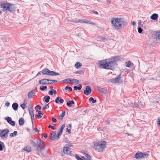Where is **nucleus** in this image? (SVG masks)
Listing matches in <instances>:
<instances>
[{
  "instance_id": "37",
  "label": "nucleus",
  "mask_w": 160,
  "mask_h": 160,
  "mask_svg": "<svg viewBox=\"0 0 160 160\" xmlns=\"http://www.w3.org/2000/svg\"><path fill=\"white\" fill-rule=\"evenodd\" d=\"M65 89L66 90H68V92H71L72 90V88L71 87H69L68 86H66Z\"/></svg>"
},
{
  "instance_id": "49",
  "label": "nucleus",
  "mask_w": 160,
  "mask_h": 160,
  "mask_svg": "<svg viewBox=\"0 0 160 160\" xmlns=\"http://www.w3.org/2000/svg\"><path fill=\"white\" fill-rule=\"evenodd\" d=\"M48 94L50 95H52L53 94V92L52 90H50L49 91Z\"/></svg>"
},
{
  "instance_id": "6",
  "label": "nucleus",
  "mask_w": 160,
  "mask_h": 160,
  "mask_svg": "<svg viewBox=\"0 0 160 160\" xmlns=\"http://www.w3.org/2000/svg\"><path fill=\"white\" fill-rule=\"evenodd\" d=\"M72 146V144L71 143L66 144L63 148V152L66 154L71 155V153L70 148Z\"/></svg>"
},
{
  "instance_id": "63",
  "label": "nucleus",
  "mask_w": 160,
  "mask_h": 160,
  "mask_svg": "<svg viewBox=\"0 0 160 160\" xmlns=\"http://www.w3.org/2000/svg\"><path fill=\"white\" fill-rule=\"evenodd\" d=\"M132 24L133 26H134L136 25V23L135 22L133 21L132 22Z\"/></svg>"
},
{
  "instance_id": "10",
  "label": "nucleus",
  "mask_w": 160,
  "mask_h": 160,
  "mask_svg": "<svg viewBox=\"0 0 160 160\" xmlns=\"http://www.w3.org/2000/svg\"><path fill=\"white\" fill-rule=\"evenodd\" d=\"M5 119L11 125L13 126H15V122L14 121L12 120L11 118L9 117H7L5 118Z\"/></svg>"
},
{
  "instance_id": "59",
  "label": "nucleus",
  "mask_w": 160,
  "mask_h": 160,
  "mask_svg": "<svg viewBox=\"0 0 160 160\" xmlns=\"http://www.w3.org/2000/svg\"><path fill=\"white\" fill-rule=\"evenodd\" d=\"M68 80H69V79H68V78L66 79L63 80L62 81L63 82H68L69 81Z\"/></svg>"
},
{
  "instance_id": "3",
  "label": "nucleus",
  "mask_w": 160,
  "mask_h": 160,
  "mask_svg": "<svg viewBox=\"0 0 160 160\" xmlns=\"http://www.w3.org/2000/svg\"><path fill=\"white\" fill-rule=\"evenodd\" d=\"M106 142L104 141H99L95 144L93 148L98 152L102 151L105 148Z\"/></svg>"
},
{
  "instance_id": "26",
  "label": "nucleus",
  "mask_w": 160,
  "mask_h": 160,
  "mask_svg": "<svg viewBox=\"0 0 160 160\" xmlns=\"http://www.w3.org/2000/svg\"><path fill=\"white\" fill-rule=\"evenodd\" d=\"M82 85L81 84H79L78 85V87H77V86H74L73 88H74V89L75 90H76L77 89L79 90L81 89V88H82Z\"/></svg>"
},
{
  "instance_id": "51",
  "label": "nucleus",
  "mask_w": 160,
  "mask_h": 160,
  "mask_svg": "<svg viewBox=\"0 0 160 160\" xmlns=\"http://www.w3.org/2000/svg\"><path fill=\"white\" fill-rule=\"evenodd\" d=\"M92 12L94 14H96V15L98 14V12L97 11H94V10L92 11Z\"/></svg>"
},
{
  "instance_id": "23",
  "label": "nucleus",
  "mask_w": 160,
  "mask_h": 160,
  "mask_svg": "<svg viewBox=\"0 0 160 160\" xmlns=\"http://www.w3.org/2000/svg\"><path fill=\"white\" fill-rule=\"evenodd\" d=\"M82 66V64L79 62H77L75 64V66L76 68L78 69Z\"/></svg>"
},
{
  "instance_id": "48",
  "label": "nucleus",
  "mask_w": 160,
  "mask_h": 160,
  "mask_svg": "<svg viewBox=\"0 0 160 160\" xmlns=\"http://www.w3.org/2000/svg\"><path fill=\"white\" fill-rule=\"evenodd\" d=\"M86 156L87 157V158H86V159L87 160H90V156L87 154H86Z\"/></svg>"
},
{
  "instance_id": "43",
  "label": "nucleus",
  "mask_w": 160,
  "mask_h": 160,
  "mask_svg": "<svg viewBox=\"0 0 160 160\" xmlns=\"http://www.w3.org/2000/svg\"><path fill=\"white\" fill-rule=\"evenodd\" d=\"M2 144H3V143L0 141V151H2L3 150L2 147Z\"/></svg>"
},
{
  "instance_id": "2",
  "label": "nucleus",
  "mask_w": 160,
  "mask_h": 160,
  "mask_svg": "<svg viewBox=\"0 0 160 160\" xmlns=\"http://www.w3.org/2000/svg\"><path fill=\"white\" fill-rule=\"evenodd\" d=\"M116 64V62L113 59L110 61L109 59H106L99 62L98 67L101 68L112 69L114 68Z\"/></svg>"
},
{
  "instance_id": "47",
  "label": "nucleus",
  "mask_w": 160,
  "mask_h": 160,
  "mask_svg": "<svg viewBox=\"0 0 160 160\" xmlns=\"http://www.w3.org/2000/svg\"><path fill=\"white\" fill-rule=\"evenodd\" d=\"M65 124H64L62 125V126H61V128H60V130L62 131L63 128H65Z\"/></svg>"
},
{
  "instance_id": "9",
  "label": "nucleus",
  "mask_w": 160,
  "mask_h": 160,
  "mask_svg": "<svg viewBox=\"0 0 160 160\" xmlns=\"http://www.w3.org/2000/svg\"><path fill=\"white\" fill-rule=\"evenodd\" d=\"M37 143L38 147L40 149L43 150L45 148V146L43 142H41L40 140H37Z\"/></svg>"
},
{
  "instance_id": "20",
  "label": "nucleus",
  "mask_w": 160,
  "mask_h": 160,
  "mask_svg": "<svg viewBox=\"0 0 160 160\" xmlns=\"http://www.w3.org/2000/svg\"><path fill=\"white\" fill-rule=\"evenodd\" d=\"M75 157L78 160H87L86 158L83 156H82L81 158L78 155L75 154Z\"/></svg>"
},
{
  "instance_id": "45",
  "label": "nucleus",
  "mask_w": 160,
  "mask_h": 160,
  "mask_svg": "<svg viewBox=\"0 0 160 160\" xmlns=\"http://www.w3.org/2000/svg\"><path fill=\"white\" fill-rule=\"evenodd\" d=\"M156 36L157 37H158V38L160 39V32H158L156 33Z\"/></svg>"
},
{
  "instance_id": "14",
  "label": "nucleus",
  "mask_w": 160,
  "mask_h": 160,
  "mask_svg": "<svg viewBox=\"0 0 160 160\" xmlns=\"http://www.w3.org/2000/svg\"><path fill=\"white\" fill-rule=\"evenodd\" d=\"M48 79L44 78L41 80H40L39 81V83L40 84H50L49 82H48Z\"/></svg>"
},
{
  "instance_id": "12",
  "label": "nucleus",
  "mask_w": 160,
  "mask_h": 160,
  "mask_svg": "<svg viewBox=\"0 0 160 160\" xmlns=\"http://www.w3.org/2000/svg\"><path fill=\"white\" fill-rule=\"evenodd\" d=\"M120 75L114 78H112L110 80V81L113 83H119L120 82Z\"/></svg>"
},
{
  "instance_id": "55",
  "label": "nucleus",
  "mask_w": 160,
  "mask_h": 160,
  "mask_svg": "<svg viewBox=\"0 0 160 160\" xmlns=\"http://www.w3.org/2000/svg\"><path fill=\"white\" fill-rule=\"evenodd\" d=\"M66 132H68L69 133H70L71 132V130L70 129H68V128H67Z\"/></svg>"
},
{
  "instance_id": "24",
  "label": "nucleus",
  "mask_w": 160,
  "mask_h": 160,
  "mask_svg": "<svg viewBox=\"0 0 160 160\" xmlns=\"http://www.w3.org/2000/svg\"><path fill=\"white\" fill-rule=\"evenodd\" d=\"M74 102L73 100L69 101L67 103V105L69 107H71L72 104H73Z\"/></svg>"
},
{
  "instance_id": "40",
  "label": "nucleus",
  "mask_w": 160,
  "mask_h": 160,
  "mask_svg": "<svg viewBox=\"0 0 160 160\" xmlns=\"http://www.w3.org/2000/svg\"><path fill=\"white\" fill-rule=\"evenodd\" d=\"M62 131L60 130L59 132H58V135L57 136V137L58 139L59 135H60L62 133Z\"/></svg>"
},
{
  "instance_id": "33",
  "label": "nucleus",
  "mask_w": 160,
  "mask_h": 160,
  "mask_svg": "<svg viewBox=\"0 0 160 160\" xmlns=\"http://www.w3.org/2000/svg\"><path fill=\"white\" fill-rule=\"evenodd\" d=\"M83 23H88V24H93L94 23H92L90 22V21L83 19Z\"/></svg>"
},
{
  "instance_id": "25",
  "label": "nucleus",
  "mask_w": 160,
  "mask_h": 160,
  "mask_svg": "<svg viewBox=\"0 0 160 160\" xmlns=\"http://www.w3.org/2000/svg\"><path fill=\"white\" fill-rule=\"evenodd\" d=\"M19 124L20 125L22 126L24 123V120L22 118H20L19 120Z\"/></svg>"
},
{
  "instance_id": "41",
  "label": "nucleus",
  "mask_w": 160,
  "mask_h": 160,
  "mask_svg": "<svg viewBox=\"0 0 160 160\" xmlns=\"http://www.w3.org/2000/svg\"><path fill=\"white\" fill-rule=\"evenodd\" d=\"M138 32L139 33H142V30L141 27H138Z\"/></svg>"
},
{
  "instance_id": "61",
  "label": "nucleus",
  "mask_w": 160,
  "mask_h": 160,
  "mask_svg": "<svg viewBox=\"0 0 160 160\" xmlns=\"http://www.w3.org/2000/svg\"><path fill=\"white\" fill-rule=\"evenodd\" d=\"M34 129L35 130V131L38 132H39V130H38L37 128H35Z\"/></svg>"
},
{
  "instance_id": "30",
  "label": "nucleus",
  "mask_w": 160,
  "mask_h": 160,
  "mask_svg": "<svg viewBox=\"0 0 160 160\" xmlns=\"http://www.w3.org/2000/svg\"><path fill=\"white\" fill-rule=\"evenodd\" d=\"M131 106L132 107L138 108H141L142 107V106H141L140 105H139V104L138 105V104H137L136 103H135L134 105H131Z\"/></svg>"
},
{
  "instance_id": "19",
  "label": "nucleus",
  "mask_w": 160,
  "mask_h": 160,
  "mask_svg": "<svg viewBox=\"0 0 160 160\" xmlns=\"http://www.w3.org/2000/svg\"><path fill=\"white\" fill-rule=\"evenodd\" d=\"M56 133L53 132V133L50 134V138L52 140H54L56 138Z\"/></svg>"
},
{
  "instance_id": "52",
  "label": "nucleus",
  "mask_w": 160,
  "mask_h": 160,
  "mask_svg": "<svg viewBox=\"0 0 160 160\" xmlns=\"http://www.w3.org/2000/svg\"><path fill=\"white\" fill-rule=\"evenodd\" d=\"M52 121L53 122H57V120L54 118H53L52 119Z\"/></svg>"
},
{
  "instance_id": "38",
  "label": "nucleus",
  "mask_w": 160,
  "mask_h": 160,
  "mask_svg": "<svg viewBox=\"0 0 160 160\" xmlns=\"http://www.w3.org/2000/svg\"><path fill=\"white\" fill-rule=\"evenodd\" d=\"M125 63V66L127 67H129L131 64V63L130 61L127 62H126Z\"/></svg>"
},
{
  "instance_id": "57",
  "label": "nucleus",
  "mask_w": 160,
  "mask_h": 160,
  "mask_svg": "<svg viewBox=\"0 0 160 160\" xmlns=\"http://www.w3.org/2000/svg\"><path fill=\"white\" fill-rule=\"evenodd\" d=\"M35 148H36V150L37 151H38V152H39V148L38 147H37V146L36 147H35Z\"/></svg>"
},
{
  "instance_id": "22",
  "label": "nucleus",
  "mask_w": 160,
  "mask_h": 160,
  "mask_svg": "<svg viewBox=\"0 0 160 160\" xmlns=\"http://www.w3.org/2000/svg\"><path fill=\"white\" fill-rule=\"evenodd\" d=\"M24 150L28 152H30L31 151V148L30 146H27L24 148Z\"/></svg>"
},
{
  "instance_id": "28",
  "label": "nucleus",
  "mask_w": 160,
  "mask_h": 160,
  "mask_svg": "<svg viewBox=\"0 0 160 160\" xmlns=\"http://www.w3.org/2000/svg\"><path fill=\"white\" fill-rule=\"evenodd\" d=\"M65 112L64 111H63L62 114L59 116V119L60 120H62L64 116L65 115Z\"/></svg>"
},
{
  "instance_id": "62",
  "label": "nucleus",
  "mask_w": 160,
  "mask_h": 160,
  "mask_svg": "<svg viewBox=\"0 0 160 160\" xmlns=\"http://www.w3.org/2000/svg\"><path fill=\"white\" fill-rule=\"evenodd\" d=\"M158 124L159 126H160V119H158Z\"/></svg>"
},
{
  "instance_id": "39",
  "label": "nucleus",
  "mask_w": 160,
  "mask_h": 160,
  "mask_svg": "<svg viewBox=\"0 0 160 160\" xmlns=\"http://www.w3.org/2000/svg\"><path fill=\"white\" fill-rule=\"evenodd\" d=\"M75 74H82L83 73V72L82 70H80L79 71H77L75 72Z\"/></svg>"
},
{
  "instance_id": "11",
  "label": "nucleus",
  "mask_w": 160,
  "mask_h": 160,
  "mask_svg": "<svg viewBox=\"0 0 160 160\" xmlns=\"http://www.w3.org/2000/svg\"><path fill=\"white\" fill-rule=\"evenodd\" d=\"M28 110L29 113L31 116L32 122V121L33 120L34 118L33 109L30 105H29V106Z\"/></svg>"
},
{
  "instance_id": "58",
  "label": "nucleus",
  "mask_w": 160,
  "mask_h": 160,
  "mask_svg": "<svg viewBox=\"0 0 160 160\" xmlns=\"http://www.w3.org/2000/svg\"><path fill=\"white\" fill-rule=\"evenodd\" d=\"M38 114H39V115H43V113L41 111H40L39 112H38Z\"/></svg>"
},
{
  "instance_id": "31",
  "label": "nucleus",
  "mask_w": 160,
  "mask_h": 160,
  "mask_svg": "<svg viewBox=\"0 0 160 160\" xmlns=\"http://www.w3.org/2000/svg\"><path fill=\"white\" fill-rule=\"evenodd\" d=\"M17 131H15L13 133H11L10 134V136L11 137H13L16 135L17 134Z\"/></svg>"
},
{
  "instance_id": "15",
  "label": "nucleus",
  "mask_w": 160,
  "mask_h": 160,
  "mask_svg": "<svg viewBox=\"0 0 160 160\" xmlns=\"http://www.w3.org/2000/svg\"><path fill=\"white\" fill-rule=\"evenodd\" d=\"M97 89L101 93H105L107 92V89L106 88H101L98 87Z\"/></svg>"
},
{
  "instance_id": "8",
  "label": "nucleus",
  "mask_w": 160,
  "mask_h": 160,
  "mask_svg": "<svg viewBox=\"0 0 160 160\" xmlns=\"http://www.w3.org/2000/svg\"><path fill=\"white\" fill-rule=\"evenodd\" d=\"M148 155V154L147 153L139 152L136 153L135 157L136 158H144L147 157Z\"/></svg>"
},
{
  "instance_id": "1",
  "label": "nucleus",
  "mask_w": 160,
  "mask_h": 160,
  "mask_svg": "<svg viewBox=\"0 0 160 160\" xmlns=\"http://www.w3.org/2000/svg\"><path fill=\"white\" fill-rule=\"evenodd\" d=\"M111 22L113 28L117 30L124 28L126 24L125 20L122 18H112Z\"/></svg>"
},
{
  "instance_id": "54",
  "label": "nucleus",
  "mask_w": 160,
  "mask_h": 160,
  "mask_svg": "<svg viewBox=\"0 0 160 160\" xmlns=\"http://www.w3.org/2000/svg\"><path fill=\"white\" fill-rule=\"evenodd\" d=\"M5 105L7 107H9L10 105V103L8 102L5 103Z\"/></svg>"
},
{
  "instance_id": "21",
  "label": "nucleus",
  "mask_w": 160,
  "mask_h": 160,
  "mask_svg": "<svg viewBox=\"0 0 160 160\" xmlns=\"http://www.w3.org/2000/svg\"><path fill=\"white\" fill-rule=\"evenodd\" d=\"M18 105L17 103H14L12 104V108L14 110L16 111L18 109Z\"/></svg>"
},
{
  "instance_id": "46",
  "label": "nucleus",
  "mask_w": 160,
  "mask_h": 160,
  "mask_svg": "<svg viewBox=\"0 0 160 160\" xmlns=\"http://www.w3.org/2000/svg\"><path fill=\"white\" fill-rule=\"evenodd\" d=\"M38 108L39 110H40L41 109V107L40 106L38 105L35 107V109H37Z\"/></svg>"
},
{
  "instance_id": "53",
  "label": "nucleus",
  "mask_w": 160,
  "mask_h": 160,
  "mask_svg": "<svg viewBox=\"0 0 160 160\" xmlns=\"http://www.w3.org/2000/svg\"><path fill=\"white\" fill-rule=\"evenodd\" d=\"M36 117H37V118L38 119H40L42 117L40 115H39V114L37 115L36 116Z\"/></svg>"
},
{
  "instance_id": "60",
  "label": "nucleus",
  "mask_w": 160,
  "mask_h": 160,
  "mask_svg": "<svg viewBox=\"0 0 160 160\" xmlns=\"http://www.w3.org/2000/svg\"><path fill=\"white\" fill-rule=\"evenodd\" d=\"M67 128H71L72 127V125L71 124H69L68 126H67Z\"/></svg>"
},
{
  "instance_id": "50",
  "label": "nucleus",
  "mask_w": 160,
  "mask_h": 160,
  "mask_svg": "<svg viewBox=\"0 0 160 160\" xmlns=\"http://www.w3.org/2000/svg\"><path fill=\"white\" fill-rule=\"evenodd\" d=\"M48 127L49 128H51L52 130L55 129L54 127L53 126H52L51 125H49L48 126Z\"/></svg>"
},
{
  "instance_id": "16",
  "label": "nucleus",
  "mask_w": 160,
  "mask_h": 160,
  "mask_svg": "<svg viewBox=\"0 0 160 160\" xmlns=\"http://www.w3.org/2000/svg\"><path fill=\"white\" fill-rule=\"evenodd\" d=\"M60 98H61L60 97H57L55 99V102L57 103H58V102H59L61 103H63L64 102V100Z\"/></svg>"
},
{
  "instance_id": "27",
  "label": "nucleus",
  "mask_w": 160,
  "mask_h": 160,
  "mask_svg": "<svg viewBox=\"0 0 160 160\" xmlns=\"http://www.w3.org/2000/svg\"><path fill=\"white\" fill-rule=\"evenodd\" d=\"M30 143L31 145H32V146L34 148L36 147L37 146L36 143L32 140H30Z\"/></svg>"
},
{
  "instance_id": "44",
  "label": "nucleus",
  "mask_w": 160,
  "mask_h": 160,
  "mask_svg": "<svg viewBox=\"0 0 160 160\" xmlns=\"http://www.w3.org/2000/svg\"><path fill=\"white\" fill-rule=\"evenodd\" d=\"M20 106L23 109H24L26 108V105L24 103L21 104Z\"/></svg>"
},
{
  "instance_id": "42",
  "label": "nucleus",
  "mask_w": 160,
  "mask_h": 160,
  "mask_svg": "<svg viewBox=\"0 0 160 160\" xmlns=\"http://www.w3.org/2000/svg\"><path fill=\"white\" fill-rule=\"evenodd\" d=\"M49 106L48 104H46L44 105L43 107V109H47L49 108Z\"/></svg>"
},
{
  "instance_id": "29",
  "label": "nucleus",
  "mask_w": 160,
  "mask_h": 160,
  "mask_svg": "<svg viewBox=\"0 0 160 160\" xmlns=\"http://www.w3.org/2000/svg\"><path fill=\"white\" fill-rule=\"evenodd\" d=\"M44 98H45V101L46 103H48L49 102L50 97L49 96H46L44 97Z\"/></svg>"
},
{
  "instance_id": "4",
  "label": "nucleus",
  "mask_w": 160,
  "mask_h": 160,
  "mask_svg": "<svg viewBox=\"0 0 160 160\" xmlns=\"http://www.w3.org/2000/svg\"><path fill=\"white\" fill-rule=\"evenodd\" d=\"M1 8L5 10L10 12H12L14 11L15 10L14 5L8 3L2 4L1 5Z\"/></svg>"
},
{
  "instance_id": "36",
  "label": "nucleus",
  "mask_w": 160,
  "mask_h": 160,
  "mask_svg": "<svg viewBox=\"0 0 160 160\" xmlns=\"http://www.w3.org/2000/svg\"><path fill=\"white\" fill-rule=\"evenodd\" d=\"M72 81L74 84H78L79 82V80L75 79H73Z\"/></svg>"
},
{
  "instance_id": "17",
  "label": "nucleus",
  "mask_w": 160,
  "mask_h": 160,
  "mask_svg": "<svg viewBox=\"0 0 160 160\" xmlns=\"http://www.w3.org/2000/svg\"><path fill=\"white\" fill-rule=\"evenodd\" d=\"M158 16L157 14L154 13L150 17V18L153 20H156L158 18Z\"/></svg>"
},
{
  "instance_id": "13",
  "label": "nucleus",
  "mask_w": 160,
  "mask_h": 160,
  "mask_svg": "<svg viewBox=\"0 0 160 160\" xmlns=\"http://www.w3.org/2000/svg\"><path fill=\"white\" fill-rule=\"evenodd\" d=\"M91 89L89 86H87L86 88V89L84 91V93L86 95H88L91 92Z\"/></svg>"
},
{
  "instance_id": "18",
  "label": "nucleus",
  "mask_w": 160,
  "mask_h": 160,
  "mask_svg": "<svg viewBox=\"0 0 160 160\" xmlns=\"http://www.w3.org/2000/svg\"><path fill=\"white\" fill-rule=\"evenodd\" d=\"M34 93L35 92L33 90H32L31 91L29 92L28 94V98H31L34 95Z\"/></svg>"
},
{
  "instance_id": "64",
  "label": "nucleus",
  "mask_w": 160,
  "mask_h": 160,
  "mask_svg": "<svg viewBox=\"0 0 160 160\" xmlns=\"http://www.w3.org/2000/svg\"><path fill=\"white\" fill-rule=\"evenodd\" d=\"M42 73V72L41 71V72H38V74H37V75H36V76H38L39 75H40L41 74V73Z\"/></svg>"
},
{
  "instance_id": "34",
  "label": "nucleus",
  "mask_w": 160,
  "mask_h": 160,
  "mask_svg": "<svg viewBox=\"0 0 160 160\" xmlns=\"http://www.w3.org/2000/svg\"><path fill=\"white\" fill-rule=\"evenodd\" d=\"M89 101L90 102H92L93 103H95L96 102V100H94V99L92 97L90 98L89 99Z\"/></svg>"
},
{
  "instance_id": "56",
  "label": "nucleus",
  "mask_w": 160,
  "mask_h": 160,
  "mask_svg": "<svg viewBox=\"0 0 160 160\" xmlns=\"http://www.w3.org/2000/svg\"><path fill=\"white\" fill-rule=\"evenodd\" d=\"M57 81L56 80H52V82H50L49 83H50V84H52V83L54 82H57Z\"/></svg>"
},
{
  "instance_id": "7",
  "label": "nucleus",
  "mask_w": 160,
  "mask_h": 160,
  "mask_svg": "<svg viewBox=\"0 0 160 160\" xmlns=\"http://www.w3.org/2000/svg\"><path fill=\"white\" fill-rule=\"evenodd\" d=\"M9 132V130L8 129H6L3 130L0 129V137L3 139L7 138Z\"/></svg>"
},
{
  "instance_id": "5",
  "label": "nucleus",
  "mask_w": 160,
  "mask_h": 160,
  "mask_svg": "<svg viewBox=\"0 0 160 160\" xmlns=\"http://www.w3.org/2000/svg\"><path fill=\"white\" fill-rule=\"evenodd\" d=\"M41 72L43 75H47L52 76L59 75V73L50 71L47 68L43 69L41 71Z\"/></svg>"
},
{
  "instance_id": "32",
  "label": "nucleus",
  "mask_w": 160,
  "mask_h": 160,
  "mask_svg": "<svg viewBox=\"0 0 160 160\" xmlns=\"http://www.w3.org/2000/svg\"><path fill=\"white\" fill-rule=\"evenodd\" d=\"M83 19H79L78 20H73L72 22L75 23H82L83 22Z\"/></svg>"
},
{
  "instance_id": "35",
  "label": "nucleus",
  "mask_w": 160,
  "mask_h": 160,
  "mask_svg": "<svg viewBox=\"0 0 160 160\" xmlns=\"http://www.w3.org/2000/svg\"><path fill=\"white\" fill-rule=\"evenodd\" d=\"M47 87L46 86H42L40 87V89L41 91H44L45 89H47Z\"/></svg>"
}]
</instances>
